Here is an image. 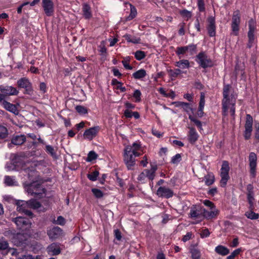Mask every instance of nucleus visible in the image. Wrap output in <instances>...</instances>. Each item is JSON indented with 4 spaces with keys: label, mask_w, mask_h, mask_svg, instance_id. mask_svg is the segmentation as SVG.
<instances>
[{
    "label": "nucleus",
    "mask_w": 259,
    "mask_h": 259,
    "mask_svg": "<svg viewBox=\"0 0 259 259\" xmlns=\"http://www.w3.org/2000/svg\"><path fill=\"white\" fill-rule=\"evenodd\" d=\"M223 98L222 99V115L223 120L228 115L229 112L233 117L235 115V105L236 100V96L234 94L233 89L229 84L224 85L223 92Z\"/></svg>",
    "instance_id": "obj_1"
},
{
    "label": "nucleus",
    "mask_w": 259,
    "mask_h": 259,
    "mask_svg": "<svg viewBox=\"0 0 259 259\" xmlns=\"http://www.w3.org/2000/svg\"><path fill=\"white\" fill-rule=\"evenodd\" d=\"M6 168L7 171H19L23 170L25 172L28 174V177L29 178L32 177L33 174L35 173L34 167L31 165V163H24L19 161L7 163L6 166Z\"/></svg>",
    "instance_id": "obj_2"
},
{
    "label": "nucleus",
    "mask_w": 259,
    "mask_h": 259,
    "mask_svg": "<svg viewBox=\"0 0 259 259\" xmlns=\"http://www.w3.org/2000/svg\"><path fill=\"white\" fill-rule=\"evenodd\" d=\"M25 190L28 194L34 195V197L37 198L42 197L45 194L44 189L41 185L37 183L30 184L26 187Z\"/></svg>",
    "instance_id": "obj_3"
},
{
    "label": "nucleus",
    "mask_w": 259,
    "mask_h": 259,
    "mask_svg": "<svg viewBox=\"0 0 259 259\" xmlns=\"http://www.w3.org/2000/svg\"><path fill=\"white\" fill-rule=\"evenodd\" d=\"M197 62L203 68L211 67L214 65V62L204 52L199 53L196 56Z\"/></svg>",
    "instance_id": "obj_4"
},
{
    "label": "nucleus",
    "mask_w": 259,
    "mask_h": 259,
    "mask_svg": "<svg viewBox=\"0 0 259 259\" xmlns=\"http://www.w3.org/2000/svg\"><path fill=\"white\" fill-rule=\"evenodd\" d=\"M230 167L229 163L227 161H224L223 162L222 167L221 169L220 176L221 180L220 181L221 185L222 187H225L227 184V181L229 179V171Z\"/></svg>",
    "instance_id": "obj_5"
},
{
    "label": "nucleus",
    "mask_w": 259,
    "mask_h": 259,
    "mask_svg": "<svg viewBox=\"0 0 259 259\" xmlns=\"http://www.w3.org/2000/svg\"><path fill=\"white\" fill-rule=\"evenodd\" d=\"M13 221L20 230H26L31 227V223L27 218L19 217L13 219Z\"/></svg>",
    "instance_id": "obj_6"
},
{
    "label": "nucleus",
    "mask_w": 259,
    "mask_h": 259,
    "mask_svg": "<svg viewBox=\"0 0 259 259\" xmlns=\"http://www.w3.org/2000/svg\"><path fill=\"white\" fill-rule=\"evenodd\" d=\"M240 23V12L237 10L234 12L232 16L231 28L235 35L238 34L239 30V25Z\"/></svg>",
    "instance_id": "obj_7"
},
{
    "label": "nucleus",
    "mask_w": 259,
    "mask_h": 259,
    "mask_svg": "<svg viewBox=\"0 0 259 259\" xmlns=\"http://www.w3.org/2000/svg\"><path fill=\"white\" fill-rule=\"evenodd\" d=\"M253 118L250 114H247L245 123L244 136L246 140L250 139L252 131Z\"/></svg>",
    "instance_id": "obj_8"
},
{
    "label": "nucleus",
    "mask_w": 259,
    "mask_h": 259,
    "mask_svg": "<svg viewBox=\"0 0 259 259\" xmlns=\"http://www.w3.org/2000/svg\"><path fill=\"white\" fill-rule=\"evenodd\" d=\"M196 52V46L195 45H190L187 46L178 47L176 53L178 55H184L186 53L190 55H194Z\"/></svg>",
    "instance_id": "obj_9"
},
{
    "label": "nucleus",
    "mask_w": 259,
    "mask_h": 259,
    "mask_svg": "<svg viewBox=\"0 0 259 259\" xmlns=\"http://www.w3.org/2000/svg\"><path fill=\"white\" fill-rule=\"evenodd\" d=\"M248 27L249 30L247 34L248 37V47L250 48L252 46L254 40V32L256 28L255 21L253 19H251L249 21Z\"/></svg>",
    "instance_id": "obj_10"
},
{
    "label": "nucleus",
    "mask_w": 259,
    "mask_h": 259,
    "mask_svg": "<svg viewBox=\"0 0 259 259\" xmlns=\"http://www.w3.org/2000/svg\"><path fill=\"white\" fill-rule=\"evenodd\" d=\"M256 155L254 152H251L249 156V161L250 173L252 178H255L256 176Z\"/></svg>",
    "instance_id": "obj_11"
},
{
    "label": "nucleus",
    "mask_w": 259,
    "mask_h": 259,
    "mask_svg": "<svg viewBox=\"0 0 259 259\" xmlns=\"http://www.w3.org/2000/svg\"><path fill=\"white\" fill-rule=\"evenodd\" d=\"M141 148L140 145L137 143H134L132 145L127 146L124 150V152L133 154L135 157L139 156L141 153L139 152Z\"/></svg>",
    "instance_id": "obj_12"
},
{
    "label": "nucleus",
    "mask_w": 259,
    "mask_h": 259,
    "mask_svg": "<svg viewBox=\"0 0 259 259\" xmlns=\"http://www.w3.org/2000/svg\"><path fill=\"white\" fill-rule=\"evenodd\" d=\"M0 91L6 96H15L17 95L19 93V91L16 88L12 86H3L0 85Z\"/></svg>",
    "instance_id": "obj_13"
},
{
    "label": "nucleus",
    "mask_w": 259,
    "mask_h": 259,
    "mask_svg": "<svg viewBox=\"0 0 259 259\" xmlns=\"http://www.w3.org/2000/svg\"><path fill=\"white\" fill-rule=\"evenodd\" d=\"M16 205V209L19 212L24 213L28 216H31L32 215V213L27 209V208L29 207L27 201H19L17 202Z\"/></svg>",
    "instance_id": "obj_14"
},
{
    "label": "nucleus",
    "mask_w": 259,
    "mask_h": 259,
    "mask_svg": "<svg viewBox=\"0 0 259 259\" xmlns=\"http://www.w3.org/2000/svg\"><path fill=\"white\" fill-rule=\"evenodd\" d=\"M135 156L124 152L123 160L128 169H133L136 164Z\"/></svg>",
    "instance_id": "obj_15"
},
{
    "label": "nucleus",
    "mask_w": 259,
    "mask_h": 259,
    "mask_svg": "<svg viewBox=\"0 0 259 259\" xmlns=\"http://www.w3.org/2000/svg\"><path fill=\"white\" fill-rule=\"evenodd\" d=\"M42 7L45 14L50 16L54 12V4L51 0H42Z\"/></svg>",
    "instance_id": "obj_16"
},
{
    "label": "nucleus",
    "mask_w": 259,
    "mask_h": 259,
    "mask_svg": "<svg viewBox=\"0 0 259 259\" xmlns=\"http://www.w3.org/2000/svg\"><path fill=\"white\" fill-rule=\"evenodd\" d=\"M157 194L159 197L168 198L173 196L174 192L168 188L160 187L157 191Z\"/></svg>",
    "instance_id": "obj_17"
},
{
    "label": "nucleus",
    "mask_w": 259,
    "mask_h": 259,
    "mask_svg": "<svg viewBox=\"0 0 259 259\" xmlns=\"http://www.w3.org/2000/svg\"><path fill=\"white\" fill-rule=\"evenodd\" d=\"M207 29L208 34L210 36L212 37L215 35V19L214 17L210 16L207 19Z\"/></svg>",
    "instance_id": "obj_18"
},
{
    "label": "nucleus",
    "mask_w": 259,
    "mask_h": 259,
    "mask_svg": "<svg viewBox=\"0 0 259 259\" xmlns=\"http://www.w3.org/2000/svg\"><path fill=\"white\" fill-rule=\"evenodd\" d=\"M99 131V126H95L85 131L83 134V137L85 139L89 140H92L95 138Z\"/></svg>",
    "instance_id": "obj_19"
},
{
    "label": "nucleus",
    "mask_w": 259,
    "mask_h": 259,
    "mask_svg": "<svg viewBox=\"0 0 259 259\" xmlns=\"http://www.w3.org/2000/svg\"><path fill=\"white\" fill-rule=\"evenodd\" d=\"M47 233L50 239H56L62 236L63 232L60 228L56 227L48 230Z\"/></svg>",
    "instance_id": "obj_20"
},
{
    "label": "nucleus",
    "mask_w": 259,
    "mask_h": 259,
    "mask_svg": "<svg viewBox=\"0 0 259 259\" xmlns=\"http://www.w3.org/2000/svg\"><path fill=\"white\" fill-rule=\"evenodd\" d=\"M48 253L51 255H57L60 253L61 249L60 244L53 243L47 248Z\"/></svg>",
    "instance_id": "obj_21"
},
{
    "label": "nucleus",
    "mask_w": 259,
    "mask_h": 259,
    "mask_svg": "<svg viewBox=\"0 0 259 259\" xmlns=\"http://www.w3.org/2000/svg\"><path fill=\"white\" fill-rule=\"evenodd\" d=\"M2 106L8 111L11 112L15 115H18L19 114V111L16 105L5 101L3 102Z\"/></svg>",
    "instance_id": "obj_22"
},
{
    "label": "nucleus",
    "mask_w": 259,
    "mask_h": 259,
    "mask_svg": "<svg viewBox=\"0 0 259 259\" xmlns=\"http://www.w3.org/2000/svg\"><path fill=\"white\" fill-rule=\"evenodd\" d=\"M189 128L188 140L190 143L193 144L197 141L199 135L194 128L189 127Z\"/></svg>",
    "instance_id": "obj_23"
},
{
    "label": "nucleus",
    "mask_w": 259,
    "mask_h": 259,
    "mask_svg": "<svg viewBox=\"0 0 259 259\" xmlns=\"http://www.w3.org/2000/svg\"><path fill=\"white\" fill-rule=\"evenodd\" d=\"M203 216L208 219H212L216 217L218 213V210L216 208L211 209L210 211L202 208Z\"/></svg>",
    "instance_id": "obj_24"
},
{
    "label": "nucleus",
    "mask_w": 259,
    "mask_h": 259,
    "mask_svg": "<svg viewBox=\"0 0 259 259\" xmlns=\"http://www.w3.org/2000/svg\"><path fill=\"white\" fill-rule=\"evenodd\" d=\"M82 13L83 17L86 19H89L92 17L91 8L86 3L82 5Z\"/></svg>",
    "instance_id": "obj_25"
},
{
    "label": "nucleus",
    "mask_w": 259,
    "mask_h": 259,
    "mask_svg": "<svg viewBox=\"0 0 259 259\" xmlns=\"http://www.w3.org/2000/svg\"><path fill=\"white\" fill-rule=\"evenodd\" d=\"M202 208L200 212L198 210L196 209L195 207H192L190 210L189 215L190 218L193 219H200V221L202 219Z\"/></svg>",
    "instance_id": "obj_26"
},
{
    "label": "nucleus",
    "mask_w": 259,
    "mask_h": 259,
    "mask_svg": "<svg viewBox=\"0 0 259 259\" xmlns=\"http://www.w3.org/2000/svg\"><path fill=\"white\" fill-rule=\"evenodd\" d=\"M26 141V138L24 135H18L14 137L12 139V143L16 145H20Z\"/></svg>",
    "instance_id": "obj_27"
},
{
    "label": "nucleus",
    "mask_w": 259,
    "mask_h": 259,
    "mask_svg": "<svg viewBox=\"0 0 259 259\" xmlns=\"http://www.w3.org/2000/svg\"><path fill=\"white\" fill-rule=\"evenodd\" d=\"M17 83L18 87L25 89L26 87H28V85L31 84V82L28 78L22 77L17 80Z\"/></svg>",
    "instance_id": "obj_28"
},
{
    "label": "nucleus",
    "mask_w": 259,
    "mask_h": 259,
    "mask_svg": "<svg viewBox=\"0 0 259 259\" xmlns=\"http://www.w3.org/2000/svg\"><path fill=\"white\" fill-rule=\"evenodd\" d=\"M175 66L179 68V69L189 68L190 67V63L187 60H181L175 63Z\"/></svg>",
    "instance_id": "obj_29"
},
{
    "label": "nucleus",
    "mask_w": 259,
    "mask_h": 259,
    "mask_svg": "<svg viewBox=\"0 0 259 259\" xmlns=\"http://www.w3.org/2000/svg\"><path fill=\"white\" fill-rule=\"evenodd\" d=\"M215 251L218 254L222 255H226L229 254V250L225 246L218 245L215 248Z\"/></svg>",
    "instance_id": "obj_30"
},
{
    "label": "nucleus",
    "mask_w": 259,
    "mask_h": 259,
    "mask_svg": "<svg viewBox=\"0 0 259 259\" xmlns=\"http://www.w3.org/2000/svg\"><path fill=\"white\" fill-rule=\"evenodd\" d=\"M25 240L24 235L21 233H17L13 238V242L17 245H19L21 243Z\"/></svg>",
    "instance_id": "obj_31"
},
{
    "label": "nucleus",
    "mask_w": 259,
    "mask_h": 259,
    "mask_svg": "<svg viewBox=\"0 0 259 259\" xmlns=\"http://www.w3.org/2000/svg\"><path fill=\"white\" fill-rule=\"evenodd\" d=\"M204 180L205 181V184L206 185H211L214 182V176L212 173H208L207 175L204 177Z\"/></svg>",
    "instance_id": "obj_32"
},
{
    "label": "nucleus",
    "mask_w": 259,
    "mask_h": 259,
    "mask_svg": "<svg viewBox=\"0 0 259 259\" xmlns=\"http://www.w3.org/2000/svg\"><path fill=\"white\" fill-rule=\"evenodd\" d=\"M146 75V72L143 69H140L133 74V77L135 79H142V78H144V77H145Z\"/></svg>",
    "instance_id": "obj_33"
},
{
    "label": "nucleus",
    "mask_w": 259,
    "mask_h": 259,
    "mask_svg": "<svg viewBox=\"0 0 259 259\" xmlns=\"http://www.w3.org/2000/svg\"><path fill=\"white\" fill-rule=\"evenodd\" d=\"M169 76L172 79L176 78L178 75L181 74L183 71L179 68L175 69H169L168 70Z\"/></svg>",
    "instance_id": "obj_34"
},
{
    "label": "nucleus",
    "mask_w": 259,
    "mask_h": 259,
    "mask_svg": "<svg viewBox=\"0 0 259 259\" xmlns=\"http://www.w3.org/2000/svg\"><path fill=\"white\" fill-rule=\"evenodd\" d=\"M46 151L54 158H57V156L56 150L52 146L49 145H46Z\"/></svg>",
    "instance_id": "obj_35"
},
{
    "label": "nucleus",
    "mask_w": 259,
    "mask_h": 259,
    "mask_svg": "<svg viewBox=\"0 0 259 259\" xmlns=\"http://www.w3.org/2000/svg\"><path fill=\"white\" fill-rule=\"evenodd\" d=\"M29 207L33 209H38L41 207L40 203L34 199H30L27 201Z\"/></svg>",
    "instance_id": "obj_36"
},
{
    "label": "nucleus",
    "mask_w": 259,
    "mask_h": 259,
    "mask_svg": "<svg viewBox=\"0 0 259 259\" xmlns=\"http://www.w3.org/2000/svg\"><path fill=\"white\" fill-rule=\"evenodd\" d=\"M5 183L8 186H13L17 185V182L13 177L10 176H6L5 179Z\"/></svg>",
    "instance_id": "obj_37"
},
{
    "label": "nucleus",
    "mask_w": 259,
    "mask_h": 259,
    "mask_svg": "<svg viewBox=\"0 0 259 259\" xmlns=\"http://www.w3.org/2000/svg\"><path fill=\"white\" fill-rule=\"evenodd\" d=\"M8 135V131L6 127L0 125V139L6 138Z\"/></svg>",
    "instance_id": "obj_38"
},
{
    "label": "nucleus",
    "mask_w": 259,
    "mask_h": 259,
    "mask_svg": "<svg viewBox=\"0 0 259 259\" xmlns=\"http://www.w3.org/2000/svg\"><path fill=\"white\" fill-rule=\"evenodd\" d=\"M192 259H200L201 256L200 252L199 250L194 248L191 250Z\"/></svg>",
    "instance_id": "obj_39"
},
{
    "label": "nucleus",
    "mask_w": 259,
    "mask_h": 259,
    "mask_svg": "<svg viewBox=\"0 0 259 259\" xmlns=\"http://www.w3.org/2000/svg\"><path fill=\"white\" fill-rule=\"evenodd\" d=\"M246 217L251 220H256L258 218L259 215L252 211H247L245 213Z\"/></svg>",
    "instance_id": "obj_40"
},
{
    "label": "nucleus",
    "mask_w": 259,
    "mask_h": 259,
    "mask_svg": "<svg viewBox=\"0 0 259 259\" xmlns=\"http://www.w3.org/2000/svg\"><path fill=\"white\" fill-rule=\"evenodd\" d=\"M131 7V14L126 18V20H131L133 19L137 14V11L135 7H133L132 5H130Z\"/></svg>",
    "instance_id": "obj_41"
},
{
    "label": "nucleus",
    "mask_w": 259,
    "mask_h": 259,
    "mask_svg": "<svg viewBox=\"0 0 259 259\" xmlns=\"http://www.w3.org/2000/svg\"><path fill=\"white\" fill-rule=\"evenodd\" d=\"M97 154L93 151H90L87 158V161H92L97 158Z\"/></svg>",
    "instance_id": "obj_42"
},
{
    "label": "nucleus",
    "mask_w": 259,
    "mask_h": 259,
    "mask_svg": "<svg viewBox=\"0 0 259 259\" xmlns=\"http://www.w3.org/2000/svg\"><path fill=\"white\" fill-rule=\"evenodd\" d=\"M189 118L191 120V121L193 122L198 127H199L200 129L202 128V124L199 120L196 119L191 115H189Z\"/></svg>",
    "instance_id": "obj_43"
},
{
    "label": "nucleus",
    "mask_w": 259,
    "mask_h": 259,
    "mask_svg": "<svg viewBox=\"0 0 259 259\" xmlns=\"http://www.w3.org/2000/svg\"><path fill=\"white\" fill-rule=\"evenodd\" d=\"M135 58L138 60H141L145 58V53L141 51H138L135 53Z\"/></svg>",
    "instance_id": "obj_44"
},
{
    "label": "nucleus",
    "mask_w": 259,
    "mask_h": 259,
    "mask_svg": "<svg viewBox=\"0 0 259 259\" xmlns=\"http://www.w3.org/2000/svg\"><path fill=\"white\" fill-rule=\"evenodd\" d=\"M92 191L96 197L98 198H101L103 196V192L99 189L93 188Z\"/></svg>",
    "instance_id": "obj_45"
},
{
    "label": "nucleus",
    "mask_w": 259,
    "mask_h": 259,
    "mask_svg": "<svg viewBox=\"0 0 259 259\" xmlns=\"http://www.w3.org/2000/svg\"><path fill=\"white\" fill-rule=\"evenodd\" d=\"M75 109L80 114H84L88 112L87 108L82 106H76Z\"/></svg>",
    "instance_id": "obj_46"
},
{
    "label": "nucleus",
    "mask_w": 259,
    "mask_h": 259,
    "mask_svg": "<svg viewBox=\"0 0 259 259\" xmlns=\"http://www.w3.org/2000/svg\"><path fill=\"white\" fill-rule=\"evenodd\" d=\"M99 174V173L98 171H94L91 174H89L88 177L90 180L92 181H95L97 180Z\"/></svg>",
    "instance_id": "obj_47"
},
{
    "label": "nucleus",
    "mask_w": 259,
    "mask_h": 259,
    "mask_svg": "<svg viewBox=\"0 0 259 259\" xmlns=\"http://www.w3.org/2000/svg\"><path fill=\"white\" fill-rule=\"evenodd\" d=\"M180 14L183 17L186 18L187 19L192 17L191 12L186 10L181 11Z\"/></svg>",
    "instance_id": "obj_48"
},
{
    "label": "nucleus",
    "mask_w": 259,
    "mask_h": 259,
    "mask_svg": "<svg viewBox=\"0 0 259 259\" xmlns=\"http://www.w3.org/2000/svg\"><path fill=\"white\" fill-rule=\"evenodd\" d=\"M9 243L7 241L1 240L0 241V250H5L8 248Z\"/></svg>",
    "instance_id": "obj_49"
},
{
    "label": "nucleus",
    "mask_w": 259,
    "mask_h": 259,
    "mask_svg": "<svg viewBox=\"0 0 259 259\" xmlns=\"http://www.w3.org/2000/svg\"><path fill=\"white\" fill-rule=\"evenodd\" d=\"M141 93L139 90L135 91L133 94V97L136 99V102H139L141 101Z\"/></svg>",
    "instance_id": "obj_50"
},
{
    "label": "nucleus",
    "mask_w": 259,
    "mask_h": 259,
    "mask_svg": "<svg viewBox=\"0 0 259 259\" xmlns=\"http://www.w3.org/2000/svg\"><path fill=\"white\" fill-rule=\"evenodd\" d=\"M181 160V156L180 154H177L171 158V162L177 164Z\"/></svg>",
    "instance_id": "obj_51"
},
{
    "label": "nucleus",
    "mask_w": 259,
    "mask_h": 259,
    "mask_svg": "<svg viewBox=\"0 0 259 259\" xmlns=\"http://www.w3.org/2000/svg\"><path fill=\"white\" fill-rule=\"evenodd\" d=\"M129 60H130L129 58H126V59H125L124 60H123L122 61V64H123L124 67L125 69H128V70H132L133 69V67L129 65V63H128Z\"/></svg>",
    "instance_id": "obj_52"
},
{
    "label": "nucleus",
    "mask_w": 259,
    "mask_h": 259,
    "mask_svg": "<svg viewBox=\"0 0 259 259\" xmlns=\"http://www.w3.org/2000/svg\"><path fill=\"white\" fill-rule=\"evenodd\" d=\"M241 251V250L240 248H238L234 250L233 252H232L231 254L227 257V259H234L235 256L239 254Z\"/></svg>",
    "instance_id": "obj_53"
},
{
    "label": "nucleus",
    "mask_w": 259,
    "mask_h": 259,
    "mask_svg": "<svg viewBox=\"0 0 259 259\" xmlns=\"http://www.w3.org/2000/svg\"><path fill=\"white\" fill-rule=\"evenodd\" d=\"M147 178L149 180H153L155 177V173L150 169H145Z\"/></svg>",
    "instance_id": "obj_54"
},
{
    "label": "nucleus",
    "mask_w": 259,
    "mask_h": 259,
    "mask_svg": "<svg viewBox=\"0 0 259 259\" xmlns=\"http://www.w3.org/2000/svg\"><path fill=\"white\" fill-rule=\"evenodd\" d=\"M147 178L145 170L141 172L138 176V180L141 183H144L146 178Z\"/></svg>",
    "instance_id": "obj_55"
},
{
    "label": "nucleus",
    "mask_w": 259,
    "mask_h": 259,
    "mask_svg": "<svg viewBox=\"0 0 259 259\" xmlns=\"http://www.w3.org/2000/svg\"><path fill=\"white\" fill-rule=\"evenodd\" d=\"M255 138L259 140V122H255L254 124Z\"/></svg>",
    "instance_id": "obj_56"
},
{
    "label": "nucleus",
    "mask_w": 259,
    "mask_h": 259,
    "mask_svg": "<svg viewBox=\"0 0 259 259\" xmlns=\"http://www.w3.org/2000/svg\"><path fill=\"white\" fill-rule=\"evenodd\" d=\"M184 111L186 112L189 113L192 111V109L190 106V104L188 103L185 102L182 108Z\"/></svg>",
    "instance_id": "obj_57"
},
{
    "label": "nucleus",
    "mask_w": 259,
    "mask_h": 259,
    "mask_svg": "<svg viewBox=\"0 0 259 259\" xmlns=\"http://www.w3.org/2000/svg\"><path fill=\"white\" fill-rule=\"evenodd\" d=\"M56 223L60 225H64L65 223V220L63 217L59 216L58 217Z\"/></svg>",
    "instance_id": "obj_58"
},
{
    "label": "nucleus",
    "mask_w": 259,
    "mask_h": 259,
    "mask_svg": "<svg viewBox=\"0 0 259 259\" xmlns=\"http://www.w3.org/2000/svg\"><path fill=\"white\" fill-rule=\"evenodd\" d=\"M247 195L254 194L253 193V187L251 184H248L247 186Z\"/></svg>",
    "instance_id": "obj_59"
},
{
    "label": "nucleus",
    "mask_w": 259,
    "mask_h": 259,
    "mask_svg": "<svg viewBox=\"0 0 259 259\" xmlns=\"http://www.w3.org/2000/svg\"><path fill=\"white\" fill-rule=\"evenodd\" d=\"M204 104H205L204 95L203 94L201 93L199 107L204 108Z\"/></svg>",
    "instance_id": "obj_60"
},
{
    "label": "nucleus",
    "mask_w": 259,
    "mask_h": 259,
    "mask_svg": "<svg viewBox=\"0 0 259 259\" xmlns=\"http://www.w3.org/2000/svg\"><path fill=\"white\" fill-rule=\"evenodd\" d=\"M203 203L205 206L209 207L210 209L215 208L213 204L209 200H205L203 201Z\"/></svg>",
    "instance_id": "obj_61"
},
{
    "label": "nucleus",
    "mask_w": 259,
    "mask_h": 259,
    "mask_svg": "<svg viewBox=\"0 0 259 259\" xmlns=\"http://www.w3.org/2000/svg\"><path fill=\"white\" fill-rule=\"evenodd\" d=\"M210 234V233L209 232V230L207 229H205L204 230H203L200 233V236L201 238H204L208 237Z\"/></svg>",
    "instance_id": "obj_62"
},
{
    "label": "nucleus",
    "mask_w": 259,
    "mask_h": 259,
    "mask_svg": "<svg viewBox=\"0 0 259 259\" xmlns=\"http://www.w3.org/2000/svg\"><path fill=\"white\" fill-rule=\"evenodd\" d=\"M192 236V234L191 232H188L184 236L182 240L184 242H186L191 238Z\"/></svg>",
    "instance_id": "obj_63"
},
{
    "label": "nucleus",
    "mask_w": 259,
    "mask_h": 259,
    "mask_svg": "<svg viewBox=\"0 0 259 259\" xmlns=\"http://www.w3.org/2000/svg\"><path fill=\"white\" fill-rule=\"evenodd\" d=\"M18 259H39V257L37 256L35 257H33L31 255H24L19 257Z\"/></svg>",
    "instance_id": "obj_64"
}]
</instances>
